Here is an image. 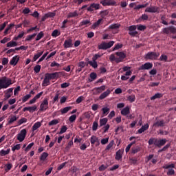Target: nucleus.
I'll list each match as a JSON object with an SVG mask.
<instances>
[{"instance_id":"nucleus-25","label":"nucleus","mask_w":176,"mask_h":176,"mask_svg":"<svg viewBox=\"0 0 176 176\" xmlns=\"http://www.w3.org/2000/svg\"><path fill=\"white\" fill-rule=\"evenodd\" d=\"M102 21H104V20L102 19H100L96 22H95L92 25L93 30H96V28H97V27H99L100 25H101V24L102 23Z\"/></svg>"},{"instance_id":"nucleus-10","label":"nucleus","mask_w":176,"mask_h":176,"mask_svg":"<svg viewBox=\"0 0 176 176\" xmlns=\"http://www.w3.org/2000/svg\"><path fill=\"white\" fill-rule=\"evenodd\" d=\"M100 3L102 6H115L116 1L115 0H102Z\"/></svg>"},{"instance_id":"nucleus-53","label":"nucleus","mask_w":176,"mask_h":176,"mask_svg":"<svg viewBox=\"0 0 176 176\" xmlns=\"http://www.w3.org/2000/svg\"><path fill=\"white\" fill-rule=\"evenodd\" d=\"M127 100L130 102H134V101H135V95H131V96L127 97Z\"/></svg>"},{"instance_id":"nucleus-40","label":"nucleus","mask_w":176,"mask_h":176,"mask_svg":"<svg viewBox=\"0 0 176 176\" xmlns=\"http://www.w3.org/2000/svg\"><path fill=\"white\" fill-rule=\"evenodd\" d=\"M47 156H49V153H47L46 152L43 153L40 157V160H41L42 162H45V160H46V157H47Z\"/></svg>"},{"instance_id":"nucleus-5","label":"nucleus","mask_w":176,"mask_h":176,"mask_svg":"<svg viewBox=\"0 0 176 176\" xmlns=\"http://www.w3.org/2000/svg\"><path fill=\"white\" fill-rule=\"evenodd\" d=\"M163 168L168 170L167 175H174L175 174V170L173 168H175V164H166L163 166Z\"/></svg>"},{"instance_id":"nucleus-17","label":"nucleus","mask_w":176,"mask_h":176,"mask_svg":"<svg viewBox=\"0 0 176 176\" xmlns=\"http://www.w3.org/2000/svg\"><path fill=\"white\" fill-rule=\"evenodd\" d=\"M145 12H148V13H159V8L156 6L149 7L145 10Z\"/></svg>"},{"instance_id":"nucleus-52","label":"nucleus","mask_w":176,"mask_h":176,"mask_svg":"<svg viewBox=\"0 0 176 176\" xmlns=\"http://www.w3.org/2000/svg\"><path fill=\"white\" fill-rule=\"evenodd\" d=\"M17 119H19V117H16V116H12L8 121L9 124H12V123H14V122H16Z\"/></svg>"},{"instance_id":"nucleus-62","label":"nucleus","mask_w":176,"mask_h":176,"mask_svg":"<svg viewBox=\"0 0 176 176\" xmlns=\"http://www.w3.org/2000/svg\"><path fill=\"white\" fill-rule=\"evenodd\" d=\"M34 71L36 74H39V72H41V65H36L34 68Z\"/></svg>"},{"instance_id":"nucleus-7","label":"nucleus","mask_w":176,"mask_h":176,"mask_svg":"<svg viewBox=\"0 0 176 176\" xmlns=\"http://www.w3.org/2000/svg\"><path fill=\"white\" fill-rule=\"evenodd\" d=\"M116 56H118V58H116V63L119 64V63H122L124 61V58H126V54L123 52H116Z\"/></svg>"},{"instance_id":"nucleus-12","label":"nucleus","mask_w":176,"mask_h":176,"mask_svg":"<svg viewBox=\"0 0 176 176\" xmlns=\"http://www.w3.org/2000/svg\"><path fill=\"white\" fill-rule=\"evenodd\" d=\"M45 75L48 77V79L52 80V79H58L61 72H54V73H46Z\"/></svg>"},{"instance_id":"nucleus-24","label":"nucleus","mask_w":176,"mask_h":176,"mask_svg":"<svg viewBox=\"0 0 176 176\" xmlns=\"http://www.w3.org/2000/svg\"><path fill=\"white\" fill-rule=\"evenodd\" d=\"M122 157H123V151L120 149L116 152L115 159L116 160H120Z\"/></svg>"},{"instance_id":"nucleus-56","label":"nucleus","mask_w":176,"mask_h":176,"mask_svg":"<svg viewBox=\"0 0 176 176\" xmlns=\"http://www.w3.org/2000/svg\"><path fill=\"white\" fill-rule=\"evenodd\" d=\"M25 34V33L24 32H21L18 36L14 38V41H18V39L21 38L23 36H24Z\"/></svg>"},{"instance_id":"nucleus-19","label":"nucleus","mask_w":176,"mask_h":176,"mask_svg":"<svg viewBox=\"0 0 176 176\" xmlns=\"http://www.w3.org/2000/svg\"><path fill=\"white\" fill-rule=\"evenodd\" d=\"M109 94H111V90L107 89L104 92L100 94L99 96V100H104V98H107Z\"/></svg>"},{"instance_id":"nucleus-22","label":"nucleus","mask_w":176,"mask_h":176,"mask_svg":"<svg viewBox=\"0 0 176 176\" xmlns=\"http://www.w3.org/2000/svg\"><path fill=\"white\" fill-rule=\"evenodd\" d=\"M148 129H149V124H146L144 125H143L138 131V133L139 134H142V133H144V131H146V130H148Z\"/></svg>"},{"instance_id":"nucleus-13","label":"nucleus","mask_w":176,"mask_h":176,"mask_svg":"<svg viewBox=\"0 0 176 176\" xmlns=\"http://www.w3.org/2000/svg\"><path fill=\"white\" fill-rule=\"evenodd\" d=\"M98 9H100V3H93L87 8V10L88 12H94V10H98Z\"/></svg>"},{"instance_id":"nucleus-16","label":"nucleus","mask_w":176,"mask_h":176,"mask_svg":"<svg viewBox=\"0 0 176 176\" xmlns=\"http://www.w3.org/2000/svg\"><path fill=\"white\" fill-rule=\"evenodd\" d=\"M19 60L20 56H19V55H16L14 57H12V58L10 61V65H13L14 67L15 65H17V63H19Z\"/></svg>"},{"instance_id":"nucleus-32","label":"nucleus","mask_w":176,"mask_h":176,"mask_svg":"<svg viewBox=\"0 0 176 176\" xmlns=\"http://www.w3.org/2000/svg\"><path fill=\"white\" fill-rule=\"evenodd\" d=\"M149 6V3H146L145 4L138 5L134 8L135 10H140V9H142L144 8H146V6Z\"/></svg>"},{"instance_id":"nucleus-41","label":"nucleus","mask_w":176,"mask_h":176,"mask_svg":"<svg viewBox=\"0 0 176 176\" xmlns=\"http://www.w3.org/2000/svg\"><path fill=\"white\" fill-rule=\"evenodd\" d=\"M36 36V33H34L32 35H29L26 37L25 41L27 42H30V41H32L35 37Z\"/></svg>"},{"instance_id":"nucleus-14","label":"nucleus","mask_w":176,"mask_h":176,"mask_svg":"<svg viewBox=\"0 0 176 176\" xmlns=\"http://www.w3.org/2000/svg\"><path fill=\"white\" fill-rule=\"evenodd\" d=\"M105 89H107V86L102 85L98 87H95L94 89V94H100L102 93V91H105Z\"/></svg>"},{"instance_id":"nucleus-39","label":"nucleus","mask_w":176,"mask_h":176,"mask_svg":"<svg viewBox=\"0 0 176 176\" xmlns=\"http://www.w3.org/2000/svg\"><path fill=\"white\" fill-rule=\"evenodd\" d=\"M72 109V107H66L63 109H61L60 112H61L62 115H64V113H67L69 111H71Z\"/></svg>"},{"instance_id":"nucleus-64","label":"nucleus","mask_w":176,"mask_h":176,"mask_svg":"<svg viewBox=\"0 0 176 176\" xmlns=\"http://www.w3.org/2000/svg\"><path fill=\"white\" fill-rule=\"evenodd\" d=\"M8 21H6L3 24L0 25V32H2V30H5V28L8 25Z\"/></svg>"},{"instance_id":"nucleus-47","label":"nucleus","mask_w":176,"mask_h":176,"mask_svg":"<svg viewBox=\"0 0 176 176\" xmlns=\"http://www.w3.org/2000/svg\"><path fill=\"white\" fill-rule=\"evenodd\" d=\"M171 144L168 143L166 146H164L162 149L159 150L158 152H164L167 151L170 146Z\"/></svg>"},{"instance_id":"nucleus-57","label":"nucleus","mask_w":176,"mask_h":176,"mask_svg":"<svg viewBox=\"0 0 176 176\" xmlns=\"http://www.w3.org/2000/svg\"><path fill=\"white\" fill-rule=\"evenodd\" d=\"M87 24H90V20L87 19V20H83L80 23V25L83 26V25H87Z\"/></svg>"},{"instance_id":"nucleus-29","label":"nucleus","mask_w":176,"mask_h":176,"mask_svg":"<svg viewBox=\"0 0 176 176\" xmlns=\"http://www.w3.org/2000/svg\"><path fill=\"white\" fill-rule=\"evenodd\" d=\"M13 27H14V23H10V25H8L4 31V35H8L10 30H12Z\"/></svg>"},{"instance_id":"nucleus-49","label":"nucleus","mask_w":176,"mask_h":176,"mask_svg":"<svg viewBox=\"0 0 176 176\" xmlns=\"http://www.w3.org/2000/svg\"><path fill=\"white\" fill-rule=\"evenodd\" d=\"M49 126H56V124H58V120L54 119L50 121L48 123Z\"/></svg>"},{"instance_id":"nucleus-31","label":"nucleus","mask_w":176,"mask_h":176,"mask_svg":"<svg viewBox=\"0 0 176 176\" xmlns=\"http://www.w3.org/2000/svg\"><path fill=\"white\" fill-rule=\"evenodd\" d=\"M118 28H120L119 23H114L109 26V30H118Z\"/></svg>"},{"instance_id":"nucleus-3","label":"nucleus","mask_w":176,"mask_h":176,"mask_svg":"<svg viewBox=\"0 0 176 176\" xmlns=\"http://www.w3.org/2000/svg\"><path fill=\"white\" fill-rule=\"evenodd\" d=\"M115 44V41H111L109 43L105 41L102 42L100 45H98V49L99 50H107V49H111L112 46Z\"/></svg>"},{"instance_id":"nucleus-34","label":"nucleus","mask_w":176,"mask_h":176,"mask_svg":"<svg viewBox=\"0 0 176 176\" xmlns=\"http://www.w3.org/2000/svg\"><path fill=\"white\" fill-rule=\"evenodd\" d=\"M60 35H61V32L58 31V30H54L52 33L53 38H57V36H60Z\"/></svg>"},{"instance_id":"nucleus-51","label":"nucleus","mask_w":176,"mask_h":176,"mask_svg":"<svg viewBox=\"0 0 176 176\" xmlns=\"http://www.w3.org/2000/svg\"><path fill=\"white\" fill-rule=\"evenodd\" d=\"M36 105H34L32 107H28V111L30 112V113H32V112H35L36 111Z\"/></svg>"},{"instance_id":"nucleus-38","label":"nucleus","mask_w":176,"mask_h":176,"mask_svg":"<svg viewBox=\"0 0 176 176\" xmlns=\"http://www.w3.org/2000/svg\"><path fill=\"white\" fill-rule=\"evenodd\" d=\"M17 46V43L16 41H10L7 43V47H15Z\"/></svg>"},{"instance_id":"nucleus-44","label":"nucleus","mask_w":176,"mask_h":176,"mask_svg":"<svg viewBox=\"0 0 176 176\" xmlns=\"http://www.w3.org/2000/svg\"><path fill=\"white\" fill-rule=\"evenodd\" d=\"M108 123V118H102L100 120V126H105Z\"/></svg>"},{"instance_id":"nucleus-2","label":"nucleus","mask_w":176,"mask_h":176,"mask_svg":"<svg viewBox=\"0 0 176 176\" xmlns=\"http://www.w3.org/2000/svg\"><path fill=\"white\" fill-rule=\"evenodd\" d=\"M12 84V79L7 78L6 76L2 77L0 79V90H2V89H8V87Z\"/></svg>"},{"instance_id":"nucleus-23","label":"nucleus","mask_w":176,"mask_h":176,"mask_svg":"<svg viewBox=\"0 0 176 176\" xmlns=\"http://www.w3.org/2000/svg\"><path fill=\"white\" fill-rule=\"evenodd\" d=\"M164 126V120L157 121L153 124V127H163Z\"/></svg>"},{"instance_id":"nucleus-21","label":"nucleus","mask_w":176,"mask_h":176,"mask_svg":"<svg viewBox=\"0 0 176 176\" xmlns=\"http://www.w3.org/2000/svg\"><path fill=\"white\" fill-rule=\"evenodd\" d=\"M49 85H50V80L45 74L44 80L42 82V86H43V87H45L46 86H49Z\"/></svg>"},{"instance_id":"nucleus-28","label":"nucleus","mask_w":176,"mask_h":176,"mask_svg":"<svg viewBox=\"0 0 176 176\" xmlns=\"http://www.w3.org/2000/svg\"><path fill=\"white\" fill-rule=\"evenodd\" d=\"M141 151V147L139 146H135L131 148V153L135 155V153H138Z\"/></svg>"},{"instance_id":"nucleus-46","label":"nucleus","mask_w":176,"mask_h":176,"mask_svg":"<svg viewBox=\"0 0 176 176\" xmlns=\"http://www.w3.org/2000/svg\"><path fill=\"white\" fill-rule=\"evenodd\" d=\"M44 36L45 34H43V32H40L36 36V41H41Z\"/></svg>"},{"instance_id":"nucleus-11","label":"nucleus","mask_w":176,"mask_h":176,"mask_svg":"<svg viewBox=\"0 0 176 176\" xmlns=\"http://www.w3.org/2000/svg\"><path fill=\"white\" fill-rule=\"evenodd\" d=\"M163 34H176V28L173 26H170L168 28H165L162 30Z\"/></svg>"},{"instance_id":"nucleus-30","label":"nucleus","mask_w":176,"mask_h":176,"mask_svg":"<svg viewBox=\"0 0 176 176\" xmlns=\"http://www.w3.org/2000/svg\"><path fill=\"white\" fill-rule=\"evenodd\" d=\"M90 142L91 145H94L96 142H98V138L96 135H92L90 138Z\"/></svg>"},{"instance_id":"nucleus-50","label":"nucleus","mask_w":176,"mask_h":176,"mask_svg":"<svg viewBox=\"0 0 176 176\" xmlns=\"http://www.w3.org/2000/svg\"><path fill=\"white\" fill-rule=\"evenodd\" d=\"M160 61H164L165 63H167V60H168V57L167 55L162 54L160 58Z\"/></svg>"},{"instance_id":"nucleus-37","label":"nucleus","mask_w":176,"mask_h":176,"mask_svg":"<svg viewBox=\"0 0 176 176\" xmlns=\"http://www.w3.org/2000/svg\"><path fill=\"white\" fill-rule=\"evenodd\" d=\"M72 145H74V141L70 140L65 148V152H68L69 149H71V146H72Z\"/></svg>"},{"instance_id":"nucleus-55","label":"nucleus","mask_w":176,"mask_h":176,"mask_svg":"<svg viewBox=\"0 0 176 176\" xmlns=\"http://www.w3.org/2000/svg\"><path fill=\"white\" fill-rule=\"evenodd\" d=\"M47 54H49V52H45L42 57H41L37 63H42L45 58L47 56Z\"/></svg>"},{"instance_id":"nucleus-45","label":"nucleus","mask_w":176,"mask_h":176,"mask_svg":"<svg viewBox=\"0 0 176 176\" xmlns=\"http://www.w3.org/2000/svg\"><path fill=\"white\" fill-rule=\"evenodd\" d=\"M31 98V94H27L22 98V102H27Z\"/></svg>"},{"instance_id":"nucleus-1","label":"nucleus","mask_w":176,"mask_h":176,"mask_svg":"<svg viewBox=\"0 0 176 176\" xmlns=\"http://www.w3.org/2000/svg\"><path fill=\"white\" fill-rule=\"evenodd\" d=\"M167 142V139H157L156 138H151L148 141V145H155L157 148H162V146H164L166 143Z\"/></svg>"},{"instance_id":"nucleus-33","label":"nucleus","mask_w":176,"mask_h":176,"mask_svg":"<svg viewBox=\"0 0 176 176\" xmlns=\"http://www.w3.org/2000/svg\"><path fill=\"white\" fill-rule=\"evenodd\" d=\"M41 126H42V123H41V122H37L34 123V124L32 126V131H35L36 130H38V129H39Z\"/></svg>"},{"instance_id":"nucleus-42","label":"nucleus","mask_w":176,"mask_h":176,"mask_svg":"<svg viewBox=\"0 0 176 176\" xmlns=\"http://www.w3.org/2000/svg\"><path fill=\"white\" fill-rule=\"evenodd\" d=\"M148 19H149V16H148V15L146 14H143L141 16V17H140V18L138 19V21H142V20H143V21H146V20H148Z\"/></svg>"},{"instance_id":"nucleus-60","label":"nucleus","mask_w":176,"mask_h":176,"mask_svg":"<svg viewBox=\"0 0 176 176\" xmlns=\"http://www.w3.org/2000/svg\"><path fill=\"white\" fill-rule=\"evenodd\" d=\"M23 123H27V118H22L18 121L19 126H21V124H23Z\"/></svg>"},{"instance_id":"nucleus-58","label":"nucleus","mask_w":176,"mask_h":176,"mask_svg":"<svg viewBox=\"0 0 176 176\" xmlns=\"http://www.w3.org/2000/svg\"><path fill=\"white\" fill-rule=\"evenodd\" d=\"M67 130V126H63L60 128V131L58 133V134H64V133H65Z\"/></svg>"},{"instance_id":"nucleus-63","label":"nucleus","mask_w":176,"mask_h":176,"mask_svg":"<svg viewBox=\"0 0 176 176\" xmlns=\"http://www.w3.org/2000/svg\"><path fill=\"white\" fill-rule=\"evenodd\" d=\"M45 14L47 15V19H52L53 17H54V16H56V12H50Z\"/></svg>"},{"instance_id":"nucleus-18","label":"nucleus","mask_w":176,"mask_h":176,"mask_svg":"<svg viewBox=\"0 0 176 176\" xmlns=\"http://www.w3.org/2000/svg\"><path fill=\"white\" fill-rule=\"evenodd\" d=\"M73 45L72 39L69 38L65 41L63 46L65 49H68L69 47H72Z\"/></svg>"},{"instance_id":"nucleus-26","label":"nucleus","mask_w":176,"mask_h":176,"mask_svg":"<svg viewBox=\"0 0 176 176\" xmlns=\"http://www.w3.org/2000/svg\"><path fill=\"white\" fill-rule=\"evenodd\" d=\"M130 113V107H126L121 111V115L123 116H126V115H129Z\"/></svg>"},{"instance_id":"nucleus-9","label":"nucleus","mask_w":176,"mask_h":176,"mask_svg":"<svg viewBox=\"0 0 176 176\" xmlns=\"http://www.w3.org/2000/svg\"><path fill=\"white\" fill-rule=\"evenodd\" d=\"M49 108V101L47 98H45L43 100L42 103L40 105V111L45 112Z\"/></svg>"},{"instance_id":"nucleus-54","label":"nucleus","mask_w":176,"mask_h":176,"mask_svg":"<svg viewBox=\"0 0 176 176\" xmlns=\"http://www.w3.org/2000/svg\"><path fill=\"white\" fill-rule=\"evenodd\" d=\"M115 144V141L111 140L109 144L106 147V151H109V149H111V148H112V146H113Z\"/></svg>"},{"instance_id":"nucleus-20","label":"nucleus","mask_w":176,"mask_h":176,"mask_svg":"<svg viewBox=\"0 0 176 176\" xmlns=\"http://www.w3.org/2000/svg\"><path fill=\"white\" fill-rule=\"evenodd\" d=\"M87 65H91V67L92 68H94V69H96V68H97L98 67V64L97 63V60H89V58H87Z\"/></svg>"},{"instance_id":"nucleus-27","label":"nucleus","mask_w":176,"mask_h":176,"mask_svg":"<svg viewBox=\"0 0 176 176\" xmlns=\"http://www.w3.org/2000/svg\"><path fill=\"white\" fill-rule=\"evenodd\" d=\"M89 82H94V80H96L97 79V74L96 72H91L89 74Z\"/></svg>"},{"instance_id":"nucleus-4","label":"nucleus","mask_w":176,"mask_h":176,"mask_svg":"<svg viewBox=\"0 0 176 176\" xmlns=\"http://www.w3.org/2000/svg\"><path fill=\"white\" fill-rule=\"evenodd\" d=\"M159 56H160L159 52H149L144 56V58L145 60H157Z\"/></svg>"},{"instance_id":"nucleus-59","label":"nucleus","mask_w":176,"mask_h":176,"mask_svg":"<svg viewBox=\"0 0 176 176\" xmlns=\"http://www.w3.org/2000/svg\"><path fill=\"white\" fill-rule=\"evenodd\" d=\"M103 115H104V116H107L108 115V113L109 112V108L108 107H104L102 109Z\"/></svg>"},{"instance_id":"nucleus-43","label":"nucleus","mask_w":176,"mask_h":176,"mask_svg":"<svg viewBox=\"0 0 176 176\" xmlns=\"http://www.w3.org/2000/svg\"><path fill=\"white\" fill-rule=\"evenodd\" d=\"M42 54H43V51H41V52H37V54L34 56L33 61H36V60H38V58H39V57H41Z\"/></svg>"},{"instance_id":"nucleus-8","label":"nucleus","mask_w":176,"mask_h":176,"mask_svg":"<svg viewBox=\"0 0 176 176\" xmlns=\"http://www.w3.org/2000/svg\"><path fill=\"white\" fill-rule=\"evenodd\" d=\"M27 136V130L22 129L19 133L17 134V140L20 142H23L24 140H25V137Z\"/></svg>"},{"instance_id":"nucleus-6","label":"nucleus","mask_w":176,"mask_h":176,"mask_svg":"<svg viewBox=\"0 0 176 176\" xmlns=\"http://www.w3.org/2000/svg\"><path fill=\"white\" fill-rule=\"evenodd\" d=\"M152 68H153V64L152 63L147 62L142 65L140 67H139L138 71L149 70V69H152Z\"/></svg>"},{"instance_id":"nucleus-61","label":"nucleus","mask_w":176,"mask_h":176,"mask_svg":"<svg viewBox=\"0 0 176 176\" xmlns=\"http://www.w3.org/2000/svg\"><path fill=\"white\" fill-rule=\"evenodd\" d=\"M138 31H145V30H146V26L144 25H138Z\"/></svg>"},{"instance_id":"nucleus-36","label":"nucleus","mask_w":176,"mask_h":176,"mask_svg":"<svg viewBox=\"0 0 176 176\" xmlns=\"http://www.w3.org/2000/svg\"><path fill=\"white\" fill-rule=\"evenodd\" d=\"M162 97H163V94H161V93H157L155 94L154 96H153L151 98V101L153 100H156L157 98H162Z\"/></svg>"},{"instance_id":"nucleus-15","label":"nucleus","mask_w":176,"mask_h":176,"mask_svg":"<svg viewBox=\"0 0 176 176\" xmlns=\"http://www.w3.org/2000/svg\"><path fill=\"white\" fill-rule=\"evenodd\" d=\"M13 96V88H9L7 89L5 95H4V101H6V100H9Z\"/></svg>"},{"instance_id":"nucleus-48","label":"nucleus","mask_w":176,"mask_h":176,"mask_svg":"<svg viewBox=\"0 0 176 176\" xmlns=\"http://www.w3.org/2000/svg\"><path fill=\"white\" fill-rule=\"evenodd\" d=\"M78 12L74 11V12H69L67 15V17L70 19L71 17H77Z\"/></svg>"},{"instance_id":"nucleus-35","label":"nucleus","mask_w":176,"mask_h":176,"mask_svg":"<svg viewBox=\"0 0 176 176\" xmlns=\"http://www.w3.org/2000/svg\"><path fill=\"white\" fill-rule=\"evenodd\" d=\"M10 153V148L7 149L6 151L2 149L0 151V156H6Z\"/></svg>"}]
</instances>
